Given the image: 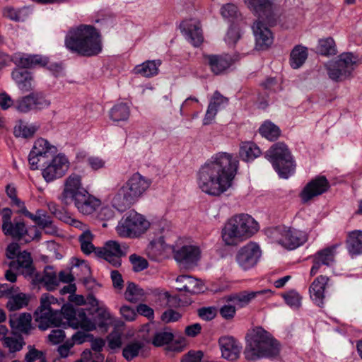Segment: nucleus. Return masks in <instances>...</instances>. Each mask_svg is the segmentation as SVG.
<instances>
[{"instance_id":"1","label":"nucleus","mask_w":362,"mask_h":362,"mask_svg":"<svg viewBox=\"0 0 362 362\" xmlns=\"http://www.w3.org/2000/svg\"><path fill=\"white\" fill-rule=\"evenodd\" d=\"M238 168V160L233 155L216 153L200 168L198 187L205 194L218 197L232 186Z\"/></svg>"},{"instance_id":"2","label":"nucleus","mask_w":362,"mask_h":362,"mask_svg":"<svg viewBox=\"0 0 362 362\" xmlns=\"http://www.w3.org/2000/svg\"><path fill=\"white\" fill-rule=\"evenodd\" d=\"M71 305H61L58 299L49 293L40 298V305L35 311V320L40 329L46 330L51 327L68 324L74 328L80 327L78 312Z\"/></svg>"},{"instance_id":"3","label":"nucleus","mask_w":362,"mask_h":362,"mask_svg":"<svg viewBox=\"0 0 362 362\" xmlns=\"http://www.w3.org/2000/svg\"><path fill=\"white\" fill-rule=\"evenodd\" d=\"M247 8L255 16L257 20L252 25L257 49H265L273 42V36L270 30L260 21L272 23L276 4L274 0H244Z\"/></svg>"},{"instance_id":"4","label":"nucleus","mask_w":362,"mask_h":362,"mask_svg":"<svg viewBox=\"0 0 362 362\" xmlns=\"http://www.w3.org/2000/svg\"><path fill=\"white\" fill-rule=\"evenodd\" d=\"M244 354L247 360L255 361L262 358H276L281 351L280 343L273 335L262 327L250 329L245 337Z\"/></svg>"},{"instance_id":"5","label":"nucleus","mask_w":362,"mask_h":362,"mask_svg":"<svg viewBox=\"0 0 362 362\" xmlns=\"http://www.w3.org/2000/svg\"><path fill=\"white\" fill-rule=\"evenodd\" d=\"M65 46L71 52L83 57L95 56L102 51L100 35L89 25L71 28L66 35Z\"/></svg>"},{"instance_id":"6","label":"nucleus","mask_w":362,"mask_h":362,"mask_svg":"<svg viewBox=\"0 0 362 362\" xmlns=\"http://www.w3.org/2000/svg\"><path fill=\"white\" fill-rule=\"evenodd\" d=\"M259 229L258 223L249 214L232 216L222 229V238L227 245H236L251 238Z\"/></svg>"},{"instance_id":"7","label":"nucleus","mask_w":362,"mask_h":362,"mask_svg":"<svg viewBox=\"0 0 362 362\" xmlns=\"http://www.w3.org/2000/svg\"><path fill=\"white\" fill-rule=\"evenodd\" d=\"M151 180L139 173L133 174L112 200L114 208L123 212L134 204L151 185Z\"/></svg>"},{"instance_id":"8","label":"nucleus","mask_w":362,"mask_h":362,"mask_svg":"<svg viewBox=\"0 0 362 362\" xmlns=\"http://www.w3.org/2000/svg\"><path fill=\"white\" fill-rule=\"evenodd\" d=\"M88 302L94 309V312H89V314L92 315V318L87 316L84 310L78 312L80 327L86 332L93 331L97 328L107 331L112 322L110 310L103 302L97 300L95 296H90Z\"/></svg>"},{"instance_id":"9","label":"nucleus","mask_w":362,"mask_h":362,"mask_svg":"<svg viewBox=\"0 0 362 362\" xmlns=\"http://www.w3.org/2000/svg\"><path fill=\"white\" fill-rule=\"evenodd\" d=\"M266 157L281 178L287 179L294 173L296 165L285 144L278 142L273 144L267 151Z\"/></svg>"},{"instance_id":"10","label":"nucleus","mask_w":362,"mask_h":362,"mask_svg":"<svg viewBox=\"0 0 362 362\" xmlns=\"http://www.w3.org/2000/svg\"><path fill=\"white\" fill-rule=\"evenodd\" d=\"M267 234L273 241L289 250H294L307 241L305 232L285 226L269 228Z\"/></svg>"},{"instance_id":"11","label":"nucleus","mask_w":362,"mask_h":362,"mask_svg":"<svg viewBox=\"0 0 362 362\" xmlns=\"http://www.w3.org/2000/svg\"><path fill=\"white\" fill-rule=\"evenodd\" d=\"M149 226V222L142 215L131 211L122 218L116 230L120 237L137 238L144 233Z\"/></svg>"},{"instance_id":"12","label":"nucleus","mask_w":362,"mask_h":362,"mask_svg":"<svg viewBox=\"0 0 362 362\" xmlns=\"http://www.w3.org/2000/svg\"><path fill=\"white\" fill-rule=\"evenodd\" d=\"M357 58L352 53L341 54L337 60L327 64L329 77L334 81L348 78L354 70Z\"/></svg>"},{"instance_id":"13","label":"nucleus","mask_w":362,"mask_h":362,"mask_svg":"<svg viewBox=\"0 0 362 362\" xmlns=\"http://www.w3.org/2000/svg\"><path fill=\"white\" fill-rule=\"evenodd\" d=\"M9 269L5 272V277L8 281L13 283L16 281L17 274H21L25 278H30L34 274L35 267L33 259L29 252L23 251L16 260H11L8 263Z\"/></svg>"},{"instance_id":"14","label":"nucleus","mask_w":362,"mask_h":362,"mask_svg":"<svg viewBox=\"0 0 362 362\" xmlns=\"http://www.w3.org/2000/svg\"><path fill=\"white\" fill-rule=\"evenodd\" d=\"M57 152L55 146L52 145L47 140L37 139L28 156V162L32 170H36L40 163H44L48 158H52Z\"/></svg>"},{"instance_id":"15","label":"nucleus","mask_w":362,"mask_h":362,"mask_svg":"<svg viewBox=\"0 0 362 362\" xmlns=\"http://www.w3.org/2000/svg\"><path fill=\"white\" fill-rule=\"evenodd\" d=\"M174 258L180 267L189 269L197 264L200 258V250L197 246L185 245L179 247L173 246Z\"/></svg>"},{"instance_id":"16","label":"nucleus","mask_w":362,"mask_h":362,"mask_svg":"<svg viewBox=\"0 0 362 362\" xmlns=\"http://www.w3.org/2000/svg\"><path fill=\"white\" fill-rule=\"evenodd\" d=\"M127 247L121 245L118 242L110 240L103 247L95 250V255L103 258L115 267H119L122 264L121 257L125 256Z\"/></svg>"},{"instance_id":"17","label":"nucleus","mask_w":362,"mask_h":362,"mask_svg":"<svg viewBox=\"0 0 362 362\" xmlns=\"http://www.w3.org/2000/svg\"><path fill=\"white\" fill-rule=\"evenodd\" d=\"M86 190L82 185L81 176L76 173H71L65 180L64 189L58 199L64 206H69L73 203V199L78 194Z\"/></svg>"},{"instance_id":"18","label":"nucleus","mask_w":362,"mask_h":362,"mask_svg":"<svg viewBox=\"0 0 362 362\" xmlns=\"http://www.w3.org/2000/svg\"><path fill=\"white\" fill-rule=\"evenodd\" d=\"M69 167L68 158L62 153L52 157L49 163L42 170V175L47 182L63 177Z\"/></svg>"},{"instance_id":"19","label":"nucleus","mask_w":362,"mask_h":362,"mask_svg":"<svg viewBox=\"0 0 362 362\" xmlns=\"http://www.w3.org/2000/svg\"><path fill=\"white\" fill-rule=\"evenodd\" d=\"M260 256L261 250L259 245L251 242L238 250L236 261L243 269L247 270L257 263Z\"/></svg>"},{"instance_id":"20","label":"nucleus","mask_w":362,"mask_h":362,"mask_svg":"<svg viewBox=\"0 0 362 362\" xmlns=\"http://www.w3.org/2000/svg\"><path fill=\"white\" fill-rule=\"evenodd\" d=\"M180 29L185 39L193 46L199 47L204 41L202 29L199 20L190 18L183 21Z\"/></svg>"},{"instance_id":"21","label":"nucleus","mask_w":362,"mask_h":362,"mask_svg":"<svg viewBox=\"0 0 362 362\" xmlns=\"http://www.w3.org/2000/svg\"><path fill=\"white\" fill-rule=\"evenodd\" d=\"M2 230L6 235L11 236L15 239L19 240L25 237L26 241L38 239L40 236V232L36 226H33L27 228L23 221H14Z\"/></svg>"},{"instance_id":"22","label":"nucleus","mask_w":362,"mask_h":362,"mask_svg":"<svg viewBox=\"0 0 362 362\" xmlns=\"http://www.w3.org/2000/svg\"><path fill=\"white\" fill-rule=\"evenodd\" d=\"M49 105L50 102L42 95L31 93L19 98L16 101L15 107L18 111L26 113L33 110L47 107Z\"/></svg>"},{"instance_id":"23","label":"nucleus","mask_w":362,"mask_h":362,"mask_svg":"<svg viewBox=\"0 0 362 362\" xmlns=\"http://www.w3.org/2000/svg\"><path fill=\"white\" fill-rule=\"evenodd\" d=\"M329 187L327 178L324 176H318L310 181L300 193V197L303 202H307L313 197L325 192Z\"/></svg>"},{"instance_id":"24","label":"nucleus","mask_w":362,"mask_h":362,"mask_svg":"<svg viewBox=\"0 0 362 362\" xmlns=\"http://www.w3.org/2000/svg\"><path fill=\"white\" fill-rule=\"evenodd\" d=\"M73 203L77 210L84 215L93 214L100 205V201L91 195L87 190H83L73 199Z\"/></svg>"},{"instance_id":"25","label":"nucleus","mask_w":362,"mask_h":362,"mask_svg":"<svg viewBox=\"0 0 362 362\" xmlns=\"http://www.w3.org/2000/svg\"><path fill=\"white\" fill-rule=\"evenodd\" d=\"M218 345L222 357L228 361H235L239 358L242 350L241 344L233 337L223 336L218 339Z\"/></svg>"},{"instance_id":"26","label":"nucleus","mask_w":362,"mask_h":362,"mask_svg":"<svg viewBox=\"0 0 362 362\" xmlns=\"http://www.w3.org/2000/svg\"><path fill=\"white\" fill-rule=\"evenodd\" d=\"M22 213L28 218L33 221L40 228L43 229L47 234L54 235L57 233V228L53 224L52 218L48 214L42 210L38 209L33 214L24 208Z\"/></svg>"},{"instance_id":"27","label":"nucleus","mask_w":362,"mask_h":362,"mask_svg":"<svg viewBox=\"0 0 362 362\" xmlns=\"http://www.w3.org/2000/svg\"><path fill=\"white\" fill-rule=\"evenodd\" d=\"M11 59L17 66L23 69L34 68L36 66H44L48 63L46 57L20 52L13 54Z\"/></svg>"},{"instance_id":"28","label":"nucleus","mask_w":362,"mask_h":362,"mask_svg":"<svg viewBox=\"0 0 362 362\" xmlns=\"http://www.w3.org/2000/svg\"><path fill=\"white\" fill-rule=\"evenodd\" d=\"M30 279L33 284L43 286L50 291L55 290L59 285L56 272L51 267H46L42 274L35 273V271Z\"/></svg>"},{"instance_id":"29","label":"nucleus","mask_w":362,"mask_h":362,"mask_svg":"<svg viewBox=\"0 0 362 362\" xmlns=\"http://www.w3.org/2000/svg\"><path fill=\"white\" fill-rule=\"evenodd\" d=\"M271 293L268 289H262L257 291H244L240 293H233L225 297L227 302H232L238 308H242L247 305L250 302L258 296Z\"/></svg>"},{"instance_id":"30","label":"nucleus","mask_w":362,"mask_h":362,"mask_svg":"<svg viewBox=\"0 0 362 362\" xmlns=\"http://www.w3.org/2000/svg\"><path fill=\"white\" fill-rule=\"evenodd\" d=\"M328 281V277L320 275L313 281L309 288L310 298L320 307L324 304L325 291Z\"/></svg>"},{"instance_id":"31","label":"nucleus","mask_w":362,"mask_h":362,"mask_svg":"<svg viewBox=\"0 0 362 362\" xmlns=\"http://www.w3.org/2000/svg\"><path fill=\"white\" fill-rule=\"evenodd\" d=\"M176 282L179 284L177 289L180 291H185L190 294H197L204 291V286L202 282L191 276H178L176 279Z\"/></svg>"},{"instance_id":"32","label":"nucleus","mask_w":362,"mask_h":362,"mask_svg":"<svg viewBox=\"0 0 362 362\" xmlns=\"http://www.w3.org/2000/svg\"><path fill=\"white\" fill-rule=\"evenodd\" d=\"M170 244L165 243V236H160L158 240L149 243L146 249V254L148 257L155 262L160 261L165 256L164 252L172 248Z\"/></svg>"},{"instance_id":"33","label":"nucleus","mask_w":362,"mask_h":362,"mask_svg":"<svg viewBox=\"0 0 362 362\" xmlns=\"http://www.w3.org/2000/svg\"><path fill=\"white\" fill-rule=\"evenodd\" d=\"M346 248L351 256L362 254V230H354L348 233Z\"/></svg>"},{"instance_id":"34","label":"nucleus","mask_w":362,"mask_h":362,"mask_svg":"<svg viewBox=\"0 0 362 362\" xmlns=\"http://www.w3.org/2000/svg\"><path fill=\"white\" fill-rule=\"evenodd\" d=\"M11 76L19 89L22 91L28 92L32 89L33 77L29 71L16 69L13 71Z\"/></svg>"},{"instance_id":"35","label":"nucleus","mask_w":362,"mask_h":362,"mask_svg":"<svg viewBox=\"0 0 362 362\" xmlns=\"http://www.w3.org/2000/svg\"><path fill=\"white\" fill-rule=\"evenodd\" d=\"M160 64V60H148L136 65L134 69V72L144 77H153L158 74Z\"/></svg>"},{"instance_id":"36","label":"nucleus","mask_w":362,"mask_h":362,"mask_svg":"<svg viewBox=\"0 0 362 362\" xmlns=\"http://www.w3.org/2000/svg\"><path fill=\"white\" fill-rule=\"evenodd\" d=\"M204 59L215 74H221L230 66V61L226 57L206 55Z\"/></svg>"},{"instance_id":"37","label":"nucleus","mask_w":362,"mask_h":362,"mask_svg":"<svg viewBox=\"0 0 362 362\" xmlns=\"http://www.w3.org/2000/svg\"><path fill=\"white\" fill-rule=\"evenodd\" d=\"M261 154L259 148L253 142H243L240 147L239 155L242 160L251 161Z\"/></svg>"},{"instance_id":"38","label":"nucleus","mask_w":362,"mask_h":362,"mask_svg":"<svg viewBox=\"0 0 362 362\" xmlns=\"http://www.w3.org/2000/svg\"><path fill=\"white\" fill-rule=\"evenodd\" d=\"M37 130V127L35 125L19 120L13 128V134L16 137L29 139L34 136Z\"/></svg>"},{"instance_id":"39","label":"nucleus","mask_w":362,"mask_h":362,"mask_svg":"<svg viewBox=\"0 0 362 362\" xmlns=\"http://www.w3.org/2000/svg\"><path fill=\"white\" fill-rule=\"evenodd\" d=\"M308 57L307 49L305 47L296 46L291 52L290 64L293 69H298L305 62Z\"/></svg>"},{"instance_id":"40","label":"nucleus","mask_w":362,"mask_h":362,"mask_svg":"<svg viewBox=\"0 0 362 362\" xmlns=\"http://www.w3.org/2000/svg\"><path fill=\"white\" fill-rule=\"evenodd\" d=\"M32 317L30 314L23 313L19 316H12L10 317V325L21 332H26L30 327Z\"/></svg>"},{"instance_id":"41","label":"nucleus","mask_w":362,"mask_h":362,"mask_svg":"<svg viewBox=\"0 0 362 362\" xmlns=\"http://www.w3.org/2000/svg\"><path fill=\"white\" fill-rule=\"evenodd\" d=\"M130 115V110L125 103L115 105L110 111V117L114 122L127 121Z\"/></svg>"},{"instance_id":"42","label":"nucleus","mask_w":362,"mask_h":362,"mask_svg":"<svg viewBox=\"0 0 362 362\" xmlns=\"http://www.w3.org/2000/svg\"><path fill=\"white\" fill-rule=\"evenodd\" d=\"M144 347L142 341L134 340L128 343L122 350V356L127 361H132L139 356L140 351Z\"/></svg>"},{"instance_id":"43","label":"nucleus","mask_w":362,"mask_h":362,"mask_svg":"<svg viewBox=\"0 0 362 362\" xmlns=\"http://www.w3.org/2000/svg\"><path fill=\"white\" fill-rule=\"evenodd\" d=\"M259 134L269 141L278 139L281 131L279 128L270 121H265L259 129Z\"/></svg>"},{"instance_id":"44","label":"nucleus","mask_w":362,"mask_h":362,"mask_svg":"<svg viewBox=\"0 0 362 362\" xmlns=\"http://www.w3.org/2000/svg\"><path fill=\"white\" fill-rule=\"evenodd\" d=\"M336 246L327 247L316 252L314 257L322 265L331 266L334 262Z\"/></svg>"},{"instance_id":"45","label":"nucleus","mask_w":362,"mask_h":362,"mask_svg":"<svg viewBox=\"0 0 362 362\" xmlns=\"http://www.w3.org/2000/svg\"><path fill=\"white\" fill-rule=\"evenodd\" d=\"M29 299L27 296L23 293H17L9 298L6 308L10 311H15L25 307L28 303Z\"/></svg>"},{"instance_id":"46","label":"nucleus","mask_w":362,"mask_h":362,"mask_svg":"<svg viewBox=\"0 0 362 362\" xmlns=\"http://www.w3.org/2000/svg\"><path fill=\"white\" fill-rule=\"evenodd\" d=\"M317 52L322 55L329 56L337 54V48L332 37L320 39L318 42Z\"/></svg>"},{"instance_id":"47","label":"nucleus","mask_w":362,"mask_h":362,"mask_svg":"<svg viewBox=\"0 0 362 362\" xmlns=\"http://www.w3.org/2000/svg\"><path fill=\"white\" fill-rule=\"evenodd\" d=\"M125 298L132 303H136L143 300L145 292L134 283H129L124 293Z\"/></svg>"},{"instance_id":"48","label":"nucleus","mask_w":362,"mask_h":362,"mask_svg":"<svg viewBox=\"0 0 362 362\" xmlns=\"http://www.w3.org/2000/svg\"><path fill=\"white\" fill-rule=\"evenodd\" d=\"M93 235L89 230H85L78 238L81 249L85 254H90L94 252L95 254V250L98 247H95L92 243Z\"/></svg>"},{"instance_id":"49","label":"nucleus","mask_w":362,"mask_h":362,"mask_svg":"<svg viewBox=\"0 0 362 362\" xmlns=\"http://www.w3.org/2000/svg\"><path fill=\"white\" fill-rule=\"evenodd\" d=\"M28 14L29 11L25 8L17 9L12 7H6L4 10V16L15 21H24L28 16Z\"/></svg>"},{"instance_id":"50","label":"nucleus","mask_w":362,"mask_h":362,"mask_svg":"<svg viewBox=\"0 0 362 362\" xmlns=\"http://www.w3.org/2000/svg\"><path fill=\"white\" fill-rule=\"evenodd\" d=\"M221 13L223 18L233 23L240 17L237 6L230 3L226 4L221 7Z\"/></svg>"},{"instance_id":"51","label":"nucleus","mask_w":362,"mask_h":362,"mask_svg":"<svg viewBox=\"0 0 362 362\" xmlns=\"http://www.w3.org/2000/svg\"><path fill=\"white\" fill-rule=\"evenodd\" d=\"M173 334L170 332L160 331L157 332L153 338V344L156 346H161L168 344L173 339Z\"/></svg>"},{"instance_id":"52","label":"nucleus","mask_w":362,"mask_h":362,"mask_svg":"<svg viewBox=\"0 0 362 362\" xmlns=\"http://www.w3.org/2000/svg\"><path fill=\"white\" fill-rule=\"evenodd\" d=\"M129 261L132 264L133 270L136 272L143 271L148 266L146 259L136 254L129 256Z\"/></svg>"},{"instance_id":"53","label":"nucleus","mask_w":362,"mask_h":362,"mask_svg":"<svg viewBox=\"0 0 362 362\" xmlns=\"http://www.w3.org/2000/svg\"><path fill=\"white\" fill-rule=\"evenodd\" d=\"M284 298L288 305L293 308H298L300 305L301 298L296 291H290L284 295Z\"/></svg>"},{"instance_id":"54","label":"nucleus","mask_w":362,"mask_h":362,"mask_svg":"<svg viewBox=\"0 0 362 362\" xmlns=\"http://www.w3.org/2000/svg\"><path fill=\"white\" fill-rule=\"evenodd\" d=\"M108 346L115 350L121 347L122 344V334L117 330L112 331L107 337Z\"/></svg>"},{"instance_id":"55","label":"nucleus","mask_w":362,"mask_h":362,"mask_svg":"<svg viewBox=\"0 0 362 362\" xmlns=\"http://www.w3.org/2000/svg\"><path fill=\"white\" fill-rule=\"evenodd\" d=\"M182 317V314L173 309H168L163 313L160 319L165 323H170L178 321Z\"/></svg>"},{"instance_id":"56","label":"nucleus","mask_w":362,"mask_h":362,"mask_svg":"<svg viewBox=\"0 0 362 362\" xmlns=\"http://www.w3.org/2000/svg\"><path fill=\"white\" fill-rule=\"evenodd\" d=\"M4 344L8 348L11 352H16L20 351L23 348L24 343L22 339L6 337L4 341Z\"/></svg>"},{"instance_id":"57","label":"nucleus","mask_w":362,"mask_h":362,"mask_svg":"<svg viewBox=\"0 0 362 362\" xmlns=\"http://www.w3.org/2000/svg\"><path fill=\"white\" fill-rule=\"evenodd\" d=\"M6 192L9 198L12 200L13 204L16 205L18 208H19L21 211L23 210L25 207L24 202H21L18 197L16 194V189L14 186L12 185H8L6 186Z\"/></svg>"},{"instance_id":"58","label":"nucleus","mask_w":362,"mask_h":362,"mask_svg":"<svg viewBox=\"0 0 362 362\" xmlns=\"http://www.w3.org/2000/svg\"><path fill=\"white\" fill-rule=\"evenodd\" d=\"M203 357V351L191 350L182 356L181 362H201Z\"/></svg>"},{"instance_id":"59","label":"nucleus","mask_w":362,"mask_h":362,"mask_svg":"<svg viewBox=\"0 0 362 362\" xmlns=\"http://www.w3.org/2000/svg\"><path fill=\"white\" fill-rule=\"evenodd\" d=\"M210 103H214V106L218 110L219 108L226 107L228 103V99L222 95L218 91H215Z\"/></svg>"},{"instance_id":"60","label":"nucleus","mask_w":362,"mask_h":362,"mask_svg":"<svg viewBox=\"0 0 362 362\" xmlns=\"http://www.w3.org/2000/svg\"><path fill=\"white\" fill-rule=\"evenodd\" d=\"M66 334L64 330L60 329H52L48 335V339L52 344H58L64 341Z\"/></svg>"},{"instance_id":"61","label":"nucleus","mask_w":362,"mask_h":362,"mask_svg":"<svg viewBox=\"0 0 362 362\" xmlns=\"http://www.w3.org/2000/svg\"><path fill=\"white\" fill-rule=\"evenodd\" d=\"M217 310L214 307L202 308L199 309V316L204 320H211L216 315Z\"/></svg>"},{"instance_id":"62","label":"nucleus","mask_w":362,"mask_h":362,"mask_svg":"<svg viewBox=\"0 0 362 362\" xmlns=\"http://www.w3.org/2000/svg\"><path fill=\"white\" fill-rule=\"evenodd\" d=\"M240 37V34L238 30L235 28L230 27L225 37V41L230 45H234Z\"/></svg>"},{"instance_id":"63","label":"nucleus","mask_w":362,"mask_h":362,"mask_svg":"<svg viewBox=\"0 0 362 362\" xmlns=\"http://www.w3.org/2000/svg\"><path fill=\"white\" fill-rule=\"evenodd\" d=\"M74 346V342L70 340L66 341L63 344L57 347V352L61 358H66L71 354V349Z\"/></svg>"},{"instance_id":"64","label":"nucleus","mask_w":362,"mask_h":362,"mask_svg":"<svg viewBox=\"0 0 362 362\" xmlns=\"http://www.w3.org/2000/svg\"><path fill=\"white\" fill-rule=\"evenodd\" d=\"M235 308L234 305H224L220 309V314L224 319H232L236 312Z\"/></svg>"}]
</instances>
